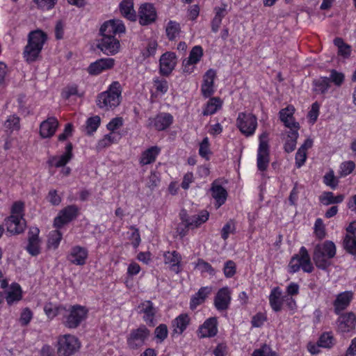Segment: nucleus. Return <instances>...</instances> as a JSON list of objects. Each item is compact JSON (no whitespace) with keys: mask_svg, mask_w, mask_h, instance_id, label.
Returning <instances> with one entry per match:
<instances>
[{"mask_svg":"<svg viewBox=\"0 0 356 356\" xmlns=\"http://www.w3.org/2000/svg\"><path fill=\"white\" fill-rule=\"evenodd\" d=\"M127 235L132 245L135 247V248L136 247H138L140 243V236L138 229L136 228H131L130 230L127 232Z\"/></svg>","mask_w":356,"mask_h":356,"instance_id":"nucleus-59","label":"nucleus"},{"mask_svg":"<svg viewBox=\"0 0 356 356\" xmlns=\"http://www.w3.org/2000/svg\"><path fill=\"white\" fill-rule=\"evenodd\" d=\"M223 104V101L219 97H212L209 99L207 104L204 105L202 110L204 115H213L218 111L221 109Z\"/></svg>","mask_w":356,"mask_h":356,"instance_id":"nucleus-39","label":"nucleus"},{"mask_svg":"<svg viewBox=\"0 0 356 356\" xmlns=\"http://www.w3.org/2000/svg\"><path fill=\"white\" fill-rule=\"evenodd\" d=\"M298 129H290L285 138L284 149L287 152L294 151L298 138Z\"/></svg>","mask_w":356,"mask_h":356,"instance_id":"nucleus-42","label":"nucleus"},{"mask_svg":"<svg viewBox=\"0 0 356 356\" xmlns=\"http://www.w3.org/2000/svg\"><path fill=\"white\" fill-rule=\"evenodd\" d=\"M217 318H208L198 329V335L200 337H212L217 334Z\"/></svg>","mask_w":356,"mask_h":356,"instance_id":"nucleus-28","label":"nucleus"},{"mask_svg":"<svg viewBox=\"0 0 356 356\" xmlns=\"http://www.w3.org/2000/svg\"><path fill=\"white\" fill-rule=\"evenodd\" d=\"M180 216L186 227H191V229H194V227H197L208 220L209 213V211H207V210H202L197 215L188 217L185 210H182L180 212Z\"/></svg>","mask_w":356,"mask_h":356,"instance_id":"nucleus-20","label":"nucleus"},{"mask_svg":"<svg viewBox=\"0 0 356 356\" xmlns=\"http://www.w3.org/2000/svg\"><path fill=\"white\" fill-rule=\"evenodd\" d=\"M122 98V85L113 81L108 90L101 92L97 99V105L101 109L110 110L120 104Z\"/></svg>","mask_w":356,"mask_h":356,"instance_id":"nucleus-2","label":"nucleus"},{"mask_svg":"<svg viewBox=\"0 0 356 356\" xmlns=\"http://www.w3.org/2000/svg\"><path fill=\"white\" fill-rule=\"evenodd\" d=\"M47 40V33L41 29H35L29 33L28 42L23 52L24 57L27 62H33L38 58Z\"/></svg>","mask_w":356,"mask_h":356,"instance_id":"nucleus-1","label":"nucleus"},{"mask_svg":"<svg viewBox=\"0 0 356 356\" xmlns=\"http://www.w3.org/2000/svg\"><path fill=\"white\" fill-rule=\"evenodd\" d=\"M40 229L37 227H32L28 232L26 250L31 256H38L41 252L42 240L39 236Z\"/></svg>","mask_w":356,"mask_h":356,"instance_id":"nucleus-11","label":"nucleus"},{"mask_svg":"<svg viewBox=\"0 0 356 356\" xmlns=\"http://www.w3.org/2000/svg\"><path fill=\"white\" fill-rule=\"evenodd\" d=\"M236 270V267L235 262L232 261H228L225 262L223 268V272L225 277H227V278H230V277L234 275Z\"/></svg>","mask_w":356,"mask_h":356,"instance_id":"nucleus-64","label":"nucleus"},{"mask_svg":"<svg viewBox=\"0 0 356 356\" xmlns=\"http://www.w3.org/2000/svg\"><path fill=\"white\" fill-rule=\"evenodd\" d=\"M4 224L7 231L12 234H19L26 229V220L11 214L4 219Z\"/></svg>","mask_w":356,"mask_h":356,"instance_id":"nucleus-26","label":"nucleus"},{"mask_svg":"<svg viewBox=\"0 0 356 356\" xmlns=\"http://www.w3.org/2000/svg\"><path fill=\"white\" fill-rule=\"evenodd\" d=\"M82 92H80L78 87L76 85H70L69 86L65 88L62 92V96L63 98L68 99L72 96H81Z\"/></svg>","mask_w":356,"mask_h":356,"instance_id":"nucleus-58","label":"nucleus"},{"mask_svg":"<svg viewBox=\"0 0 356 356\" xmlns=\"http://www.w3.org/2000/svg\"><path fill=\"white\" fill-rule=\"evenodd\" d=\"M4 127L7 131H14L19 128V118L15 115H9L4 123Z\"/></svg>","mask_w":356,"mask_h":356,"instance_id":"nucleus-51","label":"nucleus"},{"mask_svg":"<svg viewBox=\"0 0 356 356\" xmlns=\"http://www.w3.org/2000/svg\"><path fill=\"white\" fill-rule=\"evenodd\" d=\"M232 300V290L227 286L222 287L216 293L214 298V305L218 310H225Z\"/></svg>","mask_w":356,"mask_h":356,"instance_id":"nucleus-23","label":"nucleus"},{"mask_svg":"<svg viewBox=\"0 0 356 356\" xmlns=\"http://www.w3.org/2000/svg\"><path fill=\"white\" fill-rule=\"evenodd\" d=\"M335 45L338 48L339 54L343 57H348L350 54L351 49L349 45L346 44L341 39L334 40Z\"/></svg>","mask_w":356,"mask_h":356,"instance_id":"nucleus-55","label":"nucleus"},{"mask_svg":"<svg viewBox=\"0 0 356 356\" xmlns=\"http://www.w3.org/2000/svg\"><path fill=\"white\" fill-rule=\"evenodd\" d=\"M173 123V118L169 113H160L154 117L149 118L147 126L156 130L168 129Z\"/></svg>","mask_w":356,"mask_h":356,"instance_id":"nucleus-21","label":"nucleus"},{"mask_svg":"<svg viewBox=\"0 0 356 356\" xmlns=\"http://www.w3.org/2000/svg\"><path fill=\"white\" fill-rule=\"evenodd\" d=\"M65 312V307L58 305V304L47 302L44 306V312L50 320H52V318L56 317L58 315H64Z\"/></svg>","mask_w":356,"mask_h":356,"instance_id":"nucleus-41","label":"nucleus"},{"mask_svg":"<svg viewBox=\"0 0 356 356\" xmlns=\"http://www.w3.org/2000/svg\"><path fill=\"white\" fill-rule=\"evenodd\" d=\"M191 318L187 314L178 315L172 321V332L174 334H181L190 324Z\"/></svg>","mask_w":356,"mask_h":356,"instance_id":"nucleus-34","label":"nucleus"},{"mask_svg":"<svg viewBox=\"0 0 356 356\" xmlns=\"http://www.w3.org/2000/svg\"><path fill=\"white\" fill-rule=\"evenodd\" d=\"M330 81L336 86H341L343 83L345 76L343 73L339 72L337 70H332L330 74Z\"/></svg>","mask_w":356,"mask_h":356,"instance_id":"nucleus-63","label":"nucleus"},{"mask_svg":"<svg viewBox=\"0 0 356 356\" xmlns=\"http://www.w3.org/2000/svg\"><path fill=\"white\" fill-rule=\"evenodd\" d=\"M210 191L213 198L216 201V206L217 208L225 204L227 198V192L225 188L220 184L219 181H213Z\"/></svg>","mask_w":356,"mask_h":356,"instance_id":"nucleus-30","label":"nucleus"},{"mask_svg":"<svg viewBox=\"0 0 356 356\" xmlns=\"http://www.w3.org/2000/svg\"><path fill=\"white\" fill-rule=\"evenodd\" d=\"M314 233L316 237L323 238L325 236V229L323 220L321 218H317L314 223Z\"/></svg>","mask_w":356,"mask_h":356,"instance_id":"nucleus-60","label":"nucleus"},{"mask_svg":"<svg viewBox=\"0 0 356 356\" xmlns=\"http://www.w3.org/2000/svg\"><path fill=\"white\" fill-rule=\"evenodd\" d=\"M10 214L21 219H24V203L22 201H15L13 203Z\"/></svg>","mask_w":356,"mask_h":356,"instance_id":"nucleus-52","label":"nucleus"},{"mask_svg":"<svg viewBox=\"0 0 356 356\" xmlns=\"http://www.w3.org/2000/svg\"><path fill=\"white\" fill-rule=\"evenodd\" d=\"M121 15L131 21H135L137 15L134 10V0H122L119 4Z\"/></svg>","mask_w":356,"mask_h":356,"instance_id":"nucleus-37","label":"nucleus"},{"mask_svg":"<svg viewBox=\"0 0 356 356\" xmlns=\"http://www.w3.org/2000/svg\"><path fill=\"white\" fill-rule=\"evenodd\" d=\"M47 200L53 205H58L61 202V197L58 194L57 190L51 189L47 195Z\"/></svg>","mask_w":356,"mask_h":356,"instance_id":"nucleus-62","label":"nucleus"},{"mask_svg":"<svg viewBox=\"0 0 356 356\" xmlns=\"http://www.w3.org/2000/svg\"><path fill=\"white\" fill-rule=\"evenodd\" d=\"M80 343L73 334H63L58 340V354L59 356H71L79 350Z\"/></svg>","mask_w":356,"mask_h":356,"instance_id":"nucleus-8","label":"nucleus"},{"mask_svg":"<svg viewBox=\"0 0 356 356\" xmlns=\"http://www.w3.org/2000/svg\"><path fill=\"white\" fill-rule=\"evenodd\" d=\"M212 154L211 143L208 137H204L200 143L199 154L206 160H209Z\"/></svg>","mask_w":356,"mask_h":356,"instance_id":"nucleus-46","label":"nucleus"},{"mask_svg":"<svg viewBox=\"0 0 356 356\" xmlns=\"http://www.w3.org/2000/svg\"><path fill=\"white\" fill-rule=\"evenodd\" d=\"M157 47L158 43L156 40H150V42H148L147 47L142 51L143 56L144 57L154 56V55L156 54Z\"/></svg>","mask_w":356,"mask_h":356,"instance_id":"nucleus-61","label":"nucleus"},{"mask_svg":"<svg viewBox=\"0 0 356 356\" xmlns=\"http://www.w3.org/2000/svg\"><path fill=\"white\" fill-rule=\"evenodd\" d=\"M157 17L156 10L152 3H142L138 9L139 22L142 26L154 23Z\"/></svg>","mask_w":356,"mask_h":356,"instance_id":"nucleus-19","label":"nucleus"},{"mask_svg":"<svg viewBox=\"0 0 356 356\" xmlns=\"http://www.w3.org/2000/svg\"><path fill=\"white\" fill-rule=\"evenodd\" d=\"M72 149L73 146L72 143H67L65 147V152L49 157L48 160L49 164L54 166V168H63V166L67 165L72 159L74 156Z\"/></svg>","mask_w":356,"mask_h":356,"instance_id":"nucleus-18","label":"nucleus"},{"mask_svg":"<svg viewBox=\"0 0 356 356\" xmlns=\"http://www.w3.org/2000/svg\"><path fill=\"white\" fill-rule=\"evenodd\" d=\"M59 122L57 118L51 117L42 122L40 125V135L42 138H51L55 134Z\"/></svg>","mask_w":356,"mask_h":356,"instance_id":"nucleus-29","label":"nucleus"},{"mask_svg":"<svg viewBox=\"0 0 356 356\" xmlns=\"http://www.w3.org/2000/svg\"><path fill=\"white\" fill-rule=\"evenodd\" d=\"M296 108L293 106H288L280 111L279 115L281 121L289 129H299L300 124L294 118Z\"/></svg>","mask_w":356,"mask_h":356,"instance_id":"nucleus-27","label":"nucleus"},{"mask_svg":"<svg viewBox=\"0 0 356 356\" xmlns=\"http://www.w3.org/2000/svg\"><path fill=\"white\" fill-rule=\"evenodd\" d=\"M168 335V329L166 325L161 323L154 330V337L156 343H162L166 339Z\"/></svg>","mask_w":356,"mask_h":356,"instance_id":"nucleus-48","label":"nucleus"},{"mask_svg":"<svg viewBox=\"0 0 356 356\" xmlns=\"http://www.w3.org/2000/svg\"><path fill=\"white\" fill-rule=\"evenodd\" d=\"M88 309L83 306L74 305L65 308L63 323L68 328H76L86 318Z\"/></svg>","mask_w":356,"mask_h":356,"instance_id":"nucleus-6","label":"nucleus"},{"mask_svg":"<svg viewBox=\"0 0 356 356\" xmlns=\"http://www.w3.org/2000/svg\"><path fill=\"white\" fill-rule=\"evenodd\" d=\"M161 152V147L157 145L151 146L143 152L140 158L139 163L140 165H149L155 162L158 155Z\"/></svg>","mask_w":356,"mask_h":356,"instance_id":"nucleus-35","label":"nucleus"},{"mask_svg":"<svg viewBox=\"0 0 356 356\" xmlns=\"http://www.w3.org/2000/svg\"><path fill=\"white\" fill-rule=\"evenodd\" d=\"M165 31L169 40H174L180 34V25L175 21H170L167 24Z\"/></svg>","mask_w":356,"mask_h":356,"instance_id":"nucleus-47","label":"nucleus"},{"mask_svg":"<svg viewBox=\"0 0 356 356\" xmlns=\"http://www.w3.org/2000/svg\"><path fill=\"white\" fill-rule=\"evenodd\" d=\"M78 210L76 206H67L61 209L57 216L54 218V226L56 229H60L65 224L70 223L78 215Z\"/></svg>","mask_w":356,"mask_h":356,"instance_id":"nucleus-15","label":"nucleus"},{"mask_svg":"<svg viewBox=\"0 0 356 356\" xmlns=\"http://www.w3.org/2000/svg\"><path fill=\"white\" fill-rule=\"evenodd\" d=\"M99 31L101 35L115 37L117 34L125 32L126 26L122 20L111 19L103 23L100 26Z\"/></svg>","mask_w":356,"mask_h":356,"instance_id":"nucleus-17","label":"nucleus"},{"mask_svg":"<svg viewBox=\"0 0 356 356\" xmlns=\"http://www.w3.org/2000/svg\"><path fill=\"white\" fill-rule=\"evenodd\" d=\"M353 298V292L345 291L337 296L334 305L336 312H340L348 307Z\"/></svg>","mask_w":356,"mask_h":356,"instance_id":"nucleus-38","label":"nucleus"},{"mask_svg":"<svg viewBox=\"0 0 356 356\" xmlns=\"http://www.w3.org/2000/svg\"><path fill=\"white\" fill-rule=\"evenodd\" d=\"M335 254L336 245L332 241H325L316 245L313 257L316 266L325 270L330 264V259L334 257Z\"/></svg>","mask_w":356,"mask_h":356,"instance_id":"nucleus-4","label":"nucleus"},{"mask_svg":"<svg viewBox=\"0 0 356 356\" xmlns=\"http://www.w3.org/2000/svg\"><path fill=\"white\" fill-rule=\"evenodd\" d=\"M152 94L156 96L163 95L168 90V83L165 79L154 78L153 79Z\"/></svg>","mask_w":356,"mask_h":356,"instance_id":"nucleus-44","label":"nucleus"},{"mask_svg":"<svg viewBox=\"0 0 356 356\" xmlns=\"http://www.w3.org/2000/svg\"><path fill=\"white\" fill-rule=\"evenodd\" d=\"M356 326V316L353 312L341 315L337 321V331L341 334H353Z\"/></svg>","mask_w":356,"mask_h":356,"instance_id":"nucleus-14","label":"nucleus"},{"mask_svg":"<svg viewBox=\"0 0 356 356\" xmlns=\"http://www.w3.org/2000/svg\"><path fill=\"white\" fill-rule=\"evenodd\" d=\"M100 124L101 118H99V115H94L93 117L88 118L86 126V131L88 134H92V133L96 131Z\"/></svg>","mask_w":356,"mask_h":356,"instance_id":"nucleus-50","label":"nucleus"},{"mask_svg":"<svg viewBox=\"0 0 356 356\" xmlns=\"http://www.w3.org/2000/svg\"><path fill=\"white\" fill-rule=\"evenodd\" d=\"M268 300L272 309L275 312H280L282 309L284 303H286L289 309H294L296 307V301L293 298L282 295V291L279 286L273 287L271 289Z\"/></svg>","mask_w":356,"mask_h":356,"instance_id":"nucleus-9","label":"nucleus"},{"mask_svg":"<svg viewBox=\"0 0 356 356\" xmlns=\"http://www.w3.org/2000/svg\"><path fill=\"white\" fill-rule=\"evenodd\" d=\"M88 259V250L84 246L74 245L68 252L67 261L71 264L83 266Z\"/></svg>","mask_w":356,"mask_h":356,"instance_id":"nucleus-13","label":"nucleus"},{"mask_svg":"<svg viewBox=\"0 0 356 356\" xmlns=\"http://www.w3.org/2000/svg\"><path fill=\"white\" fill-rule=\"evenodd\" d=\"M164 264L170 270L179 273L182 270L181 257L177 251H168L163 254Z\"/></svg>","mask_w":356,"mask_h":356,"instance_id":"nucleus-25","label":"nucleus"},{"mask_svg":"<svg viewBox=\"0 0 356 356\" xmlns=\"http://www.w3.org/2000/svg\"><path fill=\"white\" fill-rule=\"evenodd\" d=\"M62 233L58 229L49 232L47 238V247L50 249H56L62 239Z\"/></svg>","mask_w":356,"mask_h":356,"instance_id":"nucleus-45","label":"nucleus"},{"mask_svg":"<svg viewBox=\"0 0 356 356\" xmlns=\"http://www.w3.org/2000/svg\"><path fill=\"white\" fill-rule=\"evenodd\" d=\"M258 148L257 151V167L259 171L267 170L270 156V133L263 131L258 135Z\"/></svg>","mask_w":356,"mask_h":356,"instance_id":"nucleus-3","label":"nucleus"},{"mask_svg":"<svg viewBox=\"0 0 356 356\" xmlns=\"http://www.w3.org/2000/svg\"><path fill=\"white\" fill-rule=\"evenodd\" d=\"M150 334L146 326H139L134 329L127 337V343L130 348L136 349L143 346Z\"/></svg>","mask_w":356,"mask_h":356,"instance_id":"nucleus-10","label":"nucleus"},{"mask_svg":"<svg viewBox=\"0 0 356 356\" xmlns=\"http://www.w3.org/2000/svg\"><path fill=\"white\" fill-rule=\"evenodd\" d=\"M115 60L113 58H101L92 63L88 68V72L90 74L97 76V74L102 73L104 71L109 70L114 67Z\"/></svg>","mask_w":356,"mask_h":356,"instance_id":"nucleus-24","label":"nucleus"},{"mask_svg":"<svg viewBox=\"0 0 356 356\" xmlns=\"http://www.w3.org/2000/svg\"><path fill=\"white\" fill-rule=\"evenodd\" d=\"M343 245L349 253L356 254V236L347 234L343 241Z\"/></svg>","mask_w":356,"mask_h":356,"instance_id":"nucleus-53","label":"nucleus"},{"mask_svg":"<svg viewBox=\"0 0 356 356\" xmlns=\"http://www.w3.org/2000/svg\"><path fill=\"white\" fill-rule=\"evenodd\" d=\"M195 269L202 273H209L210 275L215 274V270L211 267V264L208 262L203 261V259H198L195 264Z\"/></svg>","mask_w":356,"mask_h":356,"instance_id":"nucleus-54","label":"nucleus"},{"mask_svg":"<svg viewBox=\"0 0 356 356\" xmlns=\"http://www.w3.org/2000/svg\"><path fill=\"white\" fill-rule=\"evenodd\" d=\"M252 356H277L269 346L264 345L252 352Z\"/></svg>","mask_w":356,"mask_h":356,"instance_id":"nucleus-56","label":"nucleus"},{"mask_svg":"<svg viewBox=\"0 0 356 356\" xmlns=\"http://www.w3.org/2000/svg\"><path fill=\"white\" fill-rule=\"evenodd\" d=\"M355 168V164L353 161H345L341 163L339 166V172L341 176H348L352 173Z\"/></svg>","mask_w":356,"mask_h":356,"instance_id":"nucleus-57","label":"nucleus"},{"mask_svg":"<svg viewBox=\"0 0 356 356\" xmlns=\"http://www.w3.org/2000/svg\"><path fill=\"white\" fill-rule=\"evenodd\" d=\"M203 56V50L201 46L196 45L191 49L189 56L184 59L182 63L184 73L191 74L194 72L196 65Z\"/></svg>","mask_w":356,"mask_h":356,"instance_id":"nucleus-12","label":"nucleus"},{"mask_svg":"<svg viewBox=\"0 0 356 356\" xmlns=\"http://www.w3.org/2000/svg\"><path fill=\"white\" fill-rule=\"evenodd\" d=\"M22 295L23 292L20 285L17 283L11 284L6 291L5 298L7 304L17 303L22 298Z\"/></svg>","mask_w":356,"mask_h":356,"instance_id":"nucleus-32","label":"nucleus"},{"mask_svg":"<svg viewBox=\"0 0 356 356\" xmlns=\"http://www.w3.org/2000/svg\"><path fill=\"white\" fill-rule=\"evenodd\" d=\"M212 291L213 287L211 286L201 287L197 293H195V294L192 296L190 302V308L195 309L197 307L200 306V305L204 303L207 298L211 294Z\"/></svg>","mask_w":356,"mask_h":356,"instance_id":"nucleus-33","label":"nucleus"},{"mask_svg":"<svg viewBox=\"0 0 356 356\" xmlns=\"http://www.w3.org/2000/svg\"><path fill=\"white\" fill-rule=\"evenodd\" d=\"M120 138V135L115 134V132H109L108 134L104 135V136L98 140L97 144V148L99 149L106 148V147H109L111 144L117 143Z\"/></svg>","mask_w":356,"mask_h":356,"instance_id":"nucleus-43","label":"nucleus"},{"mask_svg":"<svg viewBox=\"0 0 356 356\" xmlns=\"http://www.w3.org/2000/svg\"><path fill=\"white\" fill-rule=\"evenodd\" d=\"M300 268L305 273H312L314 270L311 257L305 246L300 248L298 254L291 257L288 266V270L291 273H297Z\"/></svg>","mask_w":356,"mask_h":356,"instance_id":"nucleus-5","label":"nucleus"},{"mask_svg":"<svg viewBox=\"0 0 356 356\" xmlns=\"http://www.w3.org/2000/svg\"><path fill=\"white\" fill-rule=\"evenodd\" d=\"M97 46L100 51L107 55L116 54L120 49L119 40L111 36H102Z\"/></svg>","mask_w":356,"mask_h":356,"instance_id":"nucleus-22","label":"nucleus"},{"mask_svg":"<svg viewBox=\"0 0 356 356\" xmlns=\"http://www.w3.org/2000/svg\"><path fill=\"white\" fill-rule=\"evenodd\" d=\"M236 126L245 137H251L258 127L257 118L252 113L241 112L236 118Z\"/></svg>","mask_w":356,"mask_h":356,"instance_id":"nucleus-7","label":"nucleus"},{"mask_svg":"<svg viewBox=\"0 0 356 356\" xmlns=\"http://www.w3.org/2000/svg\"><path fill=\"white\" fill-rule=\"evenodd\" d=\"M139 312L143 314V319L149 325H154L155 309L151 301H143L139 305Z\"/></svg>","mask_w":356,"mask_h":356,"instance_id":"nucleus-36","label":"nucleus"},{"mask_svg":"<svg viewBox=\"0 0 356 356\" xmlns=\"http://www.w3.org/2000/svg\"><path fill=\"white\" fill-rule=\"evenodd\" d=\"M334 343V339L333 334L330 333V332L321 334L318 339V346H320V348H332Z\"/></svg>","mask_w":356,"mask_h":356,"instance_id":"nucleus-49","label":"nucleus"},{"mask_svg":"<svg viewBox=\"0 0 356 356\" xmlns=\"http://www.w3.org/2000/svg\"><path fill=\"white\" fill-rule=\"evenodd\" d=\"M216 76V73L213 70H209L206 72L201 88L202 95L204 97H210L215 91L214 79Z\"/></svg>","mask_w":356,"mask_h":356,"instance_id":"nucleus-31","label":"nucleus"},{"mask_svg":"<svg viewBox=\"0 0 356 356\" xmlns=\"http://www.w3.org/2000/svg\"><path fill=\"white\" fill-rule=\"evenodd\" d=\"M177 63V56L173 51H166L159 58V72L168 76L175 70Z\"/></svg>","mask_w":356,"mask_h":356,"instance_id":"nucleus-16","label":"nucleus"},{"mask_svg":"<svg viewBox=\"0 0 356 356\" xmlns=\"http://www.w3.org/2000/svg\"><path fill=\"white\" fill-rule=\"evenodd\" d=\"M227 6L225 3L221 4L220 6L215 8V16L212 20V31L217 32L222 23L223 17H225L227 13Z\"/></svg>","mask_w":356,"mask_h":356,"instance_id":"nucleus-40","label":"nucleus"}]
</instances>
